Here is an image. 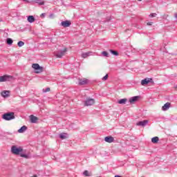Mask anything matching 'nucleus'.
Returning a JSON list of instances; mask_svg holds the SVG:
<instances>
[{
    "label": "nucleus",
    "mask_w": 177,
    "mask_h": 177,
    "mask_svg": "<svg viewBox=\"0 0 177 177\" xmlns=\"http://www.w3.org/2000/svg\"><path fill=\"white\" fill-rule=\"evenodd\" d=\"M60 139H67V133H62L59 134Z\"/></svg>",
    "instance_id": "nucleus-22"
},
{
    "label": "nucleus",
    "mask_w": 177,
    "mask_h": 177,
    "mask_svg": "<svg viewBox=\"0 0 177 177\" xmlns=\"http://www.w3.org/2000/svg\"><path fill=\"white\" fill-rule=\"evenodd\" d=\"M147 24V26H152L153 22H148Z\"/></svg>",
    "instance_id": "nucleus-33"
},
{
    "label": "nucleus",
    "mask_w": 177,
    "mask_h": 177,
    "mask_svg": "<svg viewBox=\"0 0 177 177\" xmlns=\"http://www.w3.org/2000/svg\"><path fill=\"white\" fill-rule=\"evenodd\" d=\"M15 77L12 75H5L0 76V82H6V81H13Z\"/></svg>",
    "instance_id": "nucleus-3"
},
{
    "label": "nucleus",
    "mask_w": 177,
    "mask_h": 177,
    "mask_svg": "<svg viewBox=\"0 0 177 177\" xmlns=\"http://www.w3.org/2000/svg\"><path fill=\"white\" fill-rule=\"evenodd\" d=\"M27 131V127L26 126H22L19 130L18 132L19 133H24Z\"/></svg>",
    "instance_id": "nucleus-18"
},
{
    "label": "nucleus",
    "mask_w": 177,
    "mask_h": 177,
    "mask_svg": "<svg viewBox=\"0 0 177 177\" xmlns=\"http://www.w3.org/2000/svg\"><path fill=\"white\" fill-rule=\"evenodd\" d=\"M84 104L85 106H93V104H95V99L88 97L84 101Z\"/></svg>",
    "instance_id": "nucleus-4"
},
{
    "label": "nucleus",
    "mask_w": 177,
    "mask_h": 177,
    "mask_svg": "<svg viewBox=\"0 0 177 177\" xmlns=\"http://www.w3.org/2000/svg\"><path fill=\"white\" fill-rule=\"evenodd\" d=\"M156 16H157L156 13H152V14H150L149 17H156Z\"/></svg>",
    "instance_id": "nucleus-29"
},
{
    "label": "nucleus",
    "mask_w": 177,
    "mask_h": 177,
    "mask_svg": "<svg viewBox=\"0 0 177 177\" xmlns=\"http://www.w3.org/2000/svg\"><path fill=\"white\" fill-rule=\"evenodd\" d=\"M32 67L35 70H37V71L35 72L36 74H39V73H42V71H43L42 67H41V66H39V64H33L32 65Z\"/></svg>",
    "instance_id": "nucleus-6"
},
{
    "label": "nucleus",
    "mask_w": 177,
    "mask_h": 177,
    "mask_svg": "<svg viewBox=\"0 0 177 177\" xmlns=\"http://www.w3.org/2000/svg\"><path fill=\"white\" fill-rule=\"evenodd\" d=\"M3 120H5V121H12V120H15V112H8L4 113L2 115Z\"/></svg>",
    "instance_id": "nucleus-2"
},
{
    "label": "nucleus",
    "mask_w": 177,
    "mask_h": 177,
    "mask_svg": "<svg viewBox=\"0 0 177 177\" xmlns=\"http://www.w3.org/2000/svg\"><path fill=\"white\" fill-rule=\"evenodd\" d=\"M6 44L8 45H12V44H13V39H12L11 38H8L6 39Z\"/></svg>",
    "instance_id": "nucleus-23"
},
{
    "label": "nucleus",
    "mask_w": 177,
    "mask_h": 177,
    "mask_svg": "<svg viewBox=\"0 0 177 177\" xmlns=\"http://www.w3.org/2000/svg\"><path fill=\"white\" fill-rule=\"evenodd\" d=\"M127 102H128V99L123 98V99H121V100H118V103L119 104H126Z\"/></svg>",
    "instance_id": "nucleus-19"
},
{
    "label": "nucleus",
    "mask_w": 177,
    "mask_h": 177,
    "mask_svg": "<svg viewBox=\"0 0 177 177\" xmlns=\"http://www.w3.org/2000/svg\"><path fill=\"white\" fill-rule=\"evenodd\" d=\"M139 1H142V0H138Z\"/></svg>",
    "instance_id": "nucleus-38"
},
{
    "label": "nucleus",
    "mask_w": 177,
    "mask_h": 177,
    "mask_svg": "<svg viewBox=\"0 0 177 177\" xmlns=\"http://www.w3.org/2000/svg\"><path fill=\"white\" fill-rule=\"evenodd\" d=\"M10 91H3L1 93L3 97H9Z\"/></svg>",
    "instance_id": "nucleus-15"
},
{
    "label": "nucleus",
    "mask_w": 177,
    "mask_h": 177,
    "mask_svg": "<svg viewBox=\"0 0 177 177\" xmlns=\"http://www.w3.org/2000/svg\"><path fill=\"white\" fill-rule=\"evenodd\" d=\"M61 26L64 27V28L67 27H70L71 26V21L66 20V21H63L61 22Z\"/></svg>",
    "instance_id": "nucleus-8"
},
{
    "label": "nucleus",
    "mask_w": 177,
    "mask_h": 177,
    "mask_svg": "<svg viewBox=\"0 0 177 177\" xmlns=\"http://www.w3.org/2000/svg\"><path fill=\"white\" fill-rule=\"evenodd\" d=\"M83 175H84V176H89V171H88V170L84 171Z\"/></svg>",
    "instance_id": "nucleus-28"
},
{
    "label": "nucleus",
    "mask_w": 177,
    "mask_h": 177,
    "mask_svg": "<svg viewBox=\"0 0 177 177\" xmlns=\"http://www.w3.org/2000/svg\"><path fill=\"white\" fill-rule=\"evenodd\" d=\"M50 88H49V87L46 88V89L43 88V92L44 93H46V92H50Z\"/></svg>",
    "instance_id": "nucleus-27"
},
{
    "label": "nucleus",
    "mask_w": 177,
    "mask_h": 177,
    "mask_svg": "<svg viewBox=\"0 0 177 177\" xmlns=\"http://www.w3.org/2000/svg\"><path fill=\"white\" fill-rule=\"evenodd\" d=\"M11 153L15 154V156H20L24 158H28L29 156L28 154L23 153V148L21 147H17L16 145H13L11 147Z\"/></svg>",
    "instance_id": "nucleus-1"
},
{
    "label": "nucleus",
    "mask_w": 177,
    "mask_h": 177,
    "mask_svg": "<svg viewBox=\"0 0 177 177\" xmlns=\"http://www.w3.org/2000/svg\"><path fill=\"white\" fill-rule=\"evenodd\" d=\"M115 177H122V176L119 175H115Z\"/></svg>",
    "instance_id": "nucleus-35"
},
{
    "label": "nucleus",
    "mask_w": 177,
    "mask_h": 177,
    "mask_svg": "<svg viewBox=\"0 0 177 177\" xmlns=\"http://www.w3.org/2000/svg\"><path fill=\"white\" fill-rule=\"evenodd\" d=\"M30 120L32 124H37V122L38 121V118L37 116H34V115H30Z\"/></svg>",
    "instance_id": "nucleus-10"
},
{
    "label": "nucleus",
    "mask_w": 177,
    "mask_h": 177,
    "mask_svg": "<svg viewBox=\"0 0 177 177\" xmlns=\"http://www.w3.org/2000/svg\"><path fill=\"white\" fill-rule=\"evenodd\" d=\"M91 55H92V52L83 53L82 54V57H83L84 59H86V57Z\"/></svg>",
    "instance_id": "nucleus-17"
},
{
    "label": "nucleus",
    "mask_w": 177,
    "mask_h": 177,
    "mask_svg": "<svg viewBox=\"0 0 177 177\" xmlns=\"http://www.w3.org/2000/svg\"><path fill=\"white\" fill-rule=\"evenodd\" d=\"M88 82H89V80L86 78L79 79V85H86Z\"/></svg>",
    "instance_id": "nucleus-9"
},
{
    "label": "nucleus",
    "mask_w": 177,
    "mask_h": 177,
    "mask_svg": "<svg viewBox=\"0 0 177 177\" xmlns=\"http://www.w3.org/2000/svg\"><path fill=\"white\" fill-rule=\"evenodd\" d=\"M50 17H53V14H50Z\"/></svg>",
    "instance_id": "nucleus-34"
},
{
    "label": "nucleus",
    "mask_w": 177,
    "mask_h": 177,
    "mask_svg": "<svg viewBox=\"0 0 177 177\" xmlns=\"http://www.w3.org/2000/svg\"><path fill=\"white\" fill-rule=\"evenodd\" d=\"M27 21L28 23H34V21H35V17L32 15H29L27 17Z\"/></svg>",
    "instance_id": "nucleus-16"
},
{
    "label": "nucleus",
    "mask_w": 177,
    "mask_h": 177,
    "mask_svg": "<svg viewBox=\"0 0 177 177\" xmlns=\"http://www.w3.org/2000/svg\"><path fill=\"white\" fill-rule=\"evenodd\" d=\"M0 21H3V20H2V19L0 18Z\"/></svg>",
    "instance_id": "nucleus-37"
},
{
    "label": "nucleus",
    "mask_w": 177,
    "mask_h": 177,
    "mask_svg": "<svg viewBox=\"0 0 177 177\" xmlns=\"http://www.w3.org/2000/svg\"><path fill=\"white\" fill-rule=\"evenodd\" d=\"M147 124H149V120H145L138 122L136 123V125H137V127H146V125H147Z\"/></svg>",
    "instance_id": "nucleus-7"
},
{
    "label": "nucleus",
    "mask_w": 177,
    "mask_h": 177,
    "mask_svg": "<svg viewBox=\"0 0 177 177\" xmlns=\"http://www.w3.org/2000/svg\"><path fill=\"white\" fill-rule=\"evenodd\" d=\"M24 2H27L28 3H30L31 2H34V0H24Z\"/></svg>",
    "instance_id": "nucleus-31"
},
{
    "label": "nucleus",
    "mask_w": 177,
    "mask_h": 177,
    "mask_svg": "<svg viewBox=\"0 0 177 177\" xmlns=\"http://www.w3.org/2000/svg\"><path fill=\"white\" fill-rule=\"evenodd\" d=\"M138 99H139V96L131 97L129 99V102L131 104H133L135 102H138Z\"/></svg>",
    "instance_id": "nucleus-13"
},
{
    "label": "nucleus",
    "mask_w": 177,
    "mask_h": 177,
    "mask_svg": "<svg viewBox=\"0 0 177 177\" xmlns=\"http://www.w3.org/2000/svg\"><path fill=\"white\" fill-rule=\"evenodd\" d=\"M169 107H171V103L167 102L162 106V111H167V110L169 109Z\"/></svg>",
    "instance_id": "nucleus-12"
},
{
    "label": "nucleus",
    "mask_w": 177,
    "mask_h": 177,
    "mask_svg": "<svg viewBox=\"0 0 177 177\" xmlns=\"http://www.w3.org/2000/svg\"><path fill=\"white\" fill-rule=\"evenodd\" d=\"M17 46H18L19 48H21V46H24V42L23 41H18Z\"/></svg>",
    "instance_id": "nucleus-25"
},
{
    "label": "nucleus",
    "mask_w": 177,
    "mask_h": 177,
    "mask_svg": "<svg viewBox=\"0 0 177 177\" xmlns=\"http://www.w3.org/2000/svg\"><path fill=\"white\" fill-rule=\"evenodd\" d=\"M109 78V75H106L105 76H104L103 77H102V80H104V81H106V80H107Z\"/></svg>",
    "instance_id": "nucleus-30"
},
{
    "label": "nucleus",
    "mask_w": 177,
    "mask_h": 177,
    "mask_svg": "<svg viewBox=\"0 0 177 177\" xmlns=\"http://www.w3.org/2000/svg\"><path fill=\"white\" fill-rule=\"evenodd\" d=\"M109 52L114 56H118V52L114 50H109Z\"/></svg>",
    "instance_id": "nucleus-24"
},
{
    "label": "nucleus",
    "mask_w": 177,
    "mask_h": 177,
    "mask_svg": "<svg viewBox=\"0 0 177 177\" xmlns=\"http://www.w3.org/2000/svg\"><path fill=\"white\" fill-rule=\"evenodd\" d=\"M45 16H46V13H42L41 15H40V17H45Z\"/></svg>",
    "instance_id": "nucleus-32"
},
{
    "label": "nucleus",
    "mask_w": 177,
    "mask_h": 177,
    "mask_svg": "<svg viewBox=\"0 0 177 177\" xmlns=\"http://www.w3.org/2000/svg\"><path fill=\"white\" fill-rule=\"evenodd\" d=\"M175 89H177V84L174 86Z\"/></svg>",
    "instance_id": "nucleus-36"
},
{
    "label": "nucleus",
    "mask_w": 177,
    "mask_h": 177,
    "mask_svg": "<svg viewBox=\"0 0 177 177\" xmlns=\"http://www.w3.org/2000/svg\"><path fill=\"white\" fill-rule=\"evenodd\" d=\"M66 52H67L66 48H65L64 50H59L56 53L55 56L59 59H62V57L66 55Z\"/></svg>",
    "instance_id": "nucleus-5"
},
{
    "label": "nucleus",
    "mask_w": 177,
    "mask_h": 177,
    "mask_svg": "<svg viewBox=\"0 0 177 177\" xmlns=\"http://www.w3.org/2000/svg\"><path fill=\"white\" fill-rule=\"evenodd\" d=\"M158 140H160V138L157 136L153 137V138H151V142L154 143V144L158 143Z\"/></svg>",
    "instance_id": "nucleus-20"
},
{
    "label": "nucleus",
    "mask_w": 177,
    "mask_h": 177,
    "mask_svg": "<svg viewBox=\"0 0 177 177\" xmlns=\"http://www.w3.org/2000/svg\"><path fill=\"white\" fill-rule=\"evenodd\" d=\"M152 78H145L141 81V85H147L150 81H152Z\"/></svg>",
    "instance_id": "nucleus-11"
},
{
    "label": "nucleus",
    "mask_w": 177,
    "mask_h": 177,
    "mask_svg": "<svg viewBox=\"0 0 177 177\" xmlns=\"http://www.w3.org/2000/svg\"><path fill=\"white\" fill-rule=\"evenodd\" d=\"M35 1L36 3H38V5L42 6L45 4V2L44 0H33Z\"/></svg>",
    "instance_id": "nucleus-21"
},
{
    "label": "nucleus",
    "mask_w": 177,
    "mask_h": 177,
    "mask_svg": "<svg viewBox=\"0 0 177 177\" xmlns=\"http://www.w3.org/2000/svg\"><path fill=\"white\" fill-rule=\"evenodd\" d=\"M104 140L107 143H113V142H114V138L111 136H106L104 138Z\"/></svg>",
    "instance_id": "nucleus-14"
},
{
    "label": "nucleus",
    "mask_w": 177,
    "mask_h": 177,
    "mask_svg": "<svg viewBox=\"0 0 177 177\" xmlns=\"http://www.w3.org/2000/svg\"><path fill=\"white\" fill-rule=\"evenodd\" d=\"M102 55H104L105 57H109V53L107 51H103Z\"/></svg>",
    "instance_id": "nucleus-26"
}]
</instances>
